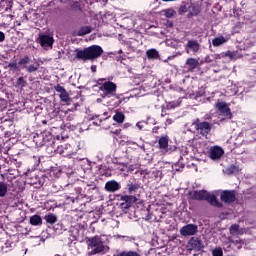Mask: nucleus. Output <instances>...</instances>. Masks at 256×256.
<instances>
[{
  "label": "nucleus",
  "mask_w": 256,
  "mask_h": 256,
  "mask_svg": "<svg viewBox=\"0 0 256 256\" xmlns=\"http://www.w3.org/2000/svg\"><path fill=\"white\" fill-rule=\"evenodd\" d=\"M103 55V48L99 45H92L84 48L83 50L76 49L75 58L78 61H95Z\"/></svg>",
  "instance_id": "nucleus-1"
},
{
  "label": "nucleus",
  "mask_w": 256,
  "mask_h": 256,
  "mask_svg": "<svg viewBox=\"0 0 256 256\" xmlns=\"http://www.w3.org/2000/svg\"><path fill=\"white\" fill-rule=\"evenodd\" d=\"M188 195L190 199H192V201H207L209 204L212 205V207H218V209H221V207H223V203L217 200V196L210 195L207 190L190 191Z\"/></svg>",
  "instance_id": "nucleus-2"
},
{
  "label": "nucleus",
  "mask_w": 256,
  "mask_h": 256,
  "mask_svg": "<svg viewBox=\"0 0 256 256\" xmlns=\"http://www.w3.org/2000/svg\"><path fill=\"white\" fill-rule=\"evenodd\" d=\"M88 248L91 249L90 255H105L107 253V247L103 244V240L99 236L89 239Z\"/></svg>",
  "instance_id": "nucleus-3"
},
{
  "label": "nucleus",
  "mask_w": 256,
  "mask_h": 256,
  "mask_svg": "<svg viewBox=\"0 0 256 256\" xmlns=\"http://www.w3.org/2000/svg\"><path fill=\"white\" fill-rule=\"evenodd\" d=\"M192 126L194 127L198 135H201L202 137H206V138L211 133V130L213 129L212 123H209L207 121H201L199 118H197L192 123Z\"/></svg>",
  "instance_id": "nucleus-4"
},
{
  "label": "nucleus",
  "mask_w": 256,
  "mask_h": 256,
  "mask_svg": "<svg viewBox=\"0 0 256 256\" xmlns=\"http://www.w3.org/2000/svg\"><path fill=\"white\" fill-rule=\"evenodd\" d=\"M31 63V57L29 55H25L23 58H20L18 61L19 67L22 69H25L26 72L28 73H37L39 71V62H36L35 64H30Z\"/></svg>",
  "instance_id": "nucleus-5"
},
{
  "label": "nucleus",
  "mask_w": 256,
  "mask_h": 256,
  "mask_svg": "<svg viewBox=\"0 0 256 256\" xmlns=\"http://www.w3.org/2000/svg\"><path fill=\"white\" fill-rule=\"evenodd\" d=\"M214 107L217 109L219 115L224 117V119H233V113L231 112L229 105H227V102L217 100V102L214 104Z\"/></svg>",
  "instance_id": "nucleus-6"
},
{
  "label": "nucleus",
  "mask_w": 256,
  "mask_h": 256,
  "mask_svg": "<svg viewBox=\"0 0 256 256\" xmlns=\"http://www.w3.org/2000/svg\"><path fill=\"white\" fill-rule=\"evenodd\" d=\"M220 200L226 205L237 201V190H224L220 193Z\"/></svg>",
  "instance_id": "nucleus-7"
},
{
  "label": "nucleus",
  "mask_w": 256,
  "mask_h": 256,
  "mask_svg": "<svg viewBox=\"0 0 256 256\" xmlns=\"http://www.w3.org/2000/svg\"><path fill=\"white\" fill-rule=\"evenodd\" d=\"M100 91H103L106 97H115L117 93V84L112 81H106L99 87Z\"/></svg>",
  "instance_id": "nucleus-8"
},
{
  "label": "nucleus",
  "mask_w": 256,
  "mask_h": 256,
  "mask_svg": "<svg viewBox=\"0 0 256 256\" xmlns=\"http://www.w3.org/2000/svg\"><path fill=\"white\" fill-rule=\"evenodd\" d=\"M54 90L56 93H60L59 98L61 103H65L66 105H71V97L69 96V92H67L65 87L61 86V84H58L54 86Z\"/></svg>",
  "instance_id": "nucleus-9"
},
{
  "label": "nucleus",
  "mask_w": 256,
  "mask_h": 256,
  "mask_svg": "<svg viewBox=\"0 0 256 256\" xmlns=\"http://www.w3.org/2000/svg\"><path fill=\"white\" fill-rule=\"evenodd\" d=\"M120 201H122L120 204L122 209H131V207H133V205H135L139 199L133 195H123L121 196Z\"/></svg>",
  "instance_id": "nucleus-10"
},
{
  "label": "nucleus",
  "mask_w": 256,
  "mask_h": 256,
  "mask_svg": "<svg viewBox=\"0 0 256 256\" xmlns=\"http://www.w3.org/2000/svg\"><path fill=\"white\" fill-rule=\"evenodd\" d=\"M188 247L191 251H201L205 248V246L203 245V240L198 237L190 238L188 241Z\"/></svg>",
  "instance_id": "nucleus-11"
},
{
  "label": "nucleus",
  "mask_w": 256,
  "mask_h": 256,
  "mask_svg": "<svg viewBox=\"0 0 256 256\" xmlns=\"http://www.w3.org/2000/svg\"><path fill=\"white\" fill-rule=\"evenodd\" d=\"M197 231V225L188 224L180 229V235H182V237H191L192 235H195Z\"/></svg>",
  "instance_id": "nucleus-12"
},
{
  "label": "nucleus",
  "mask_w": 256,
  "mask_h": 256,
  "mask_svg": "<svg viewBox=\"0 0 256 256\" xmlns=\"http://www.w3.org/2000/svg\"><path fill=\"white\" fill-rule=\"evenodd\" d=\"M104 189L108 193H115L121 189V183L117 180H109L105 183Z\"/></svg>",
  "instance_id": "nucleus-13"
},
{
  "label": "nucleus",
  "mask_w": 256,
  "mask_h": 256,
  "mask_svg": "<svg viewBox=\"0 0 256 256\" xmlns=\"http://www.w3.org/2000/svg\"><path fill=\"white\" fill-rule=\"evenodd\" d=\"M53 43H55L53 37L47 34L39 36V44L41 45V47H53Z\"/></svg>",
  "instance_id": "nucleus-14"
},
{
  "label": "nucleus",
  "mask_w": 256,
  "mask_h": 256,
  "mask_svg": "<svg viewBox=\"0 0 256 256\" xmlns=\"http://www.w3.org/2000/svg\"><path fill=\"white\" fill-rule=\"evenodd\" d=\"M225 153V151H223V148L219 147V146H214L210 149V159H212L213 161H217V159H219L220 157H223V154Z\"/></svg>",
  "instance_id": "nucleus-15"
},
{
  "label": "nucleus",
  "mask_w": 256,
  "mask_h": 256,
  "mask_svg": "<svg viewBox=\"0 0 256 256\" xmlns=\"http://www.w3.org/2000/svg\"><path fill=\"white\" fill-rule=\"evenodd\" d=\"M185 67L188 69V73H194V71L199 67V60L196 58H188L185 62Z\"/></svg>",
  "instance_id": "nucleus-16"
},
{
  "label": "nucleus",
  "mask_w": 256,
  "mask_h": 256,
  "mask_svg": "<svg viewBox=\"0 0 256 256\" xmlns=\"http://www.w3.org/2000/svg\"><path fill=\"white\" fill-rule=\"evenodd\" d=\"M185 49L187 53L193 51V53H197L200 49L199 42L197 40H188L187 44L185 45Z\"/></svg>",
  "instance_id": "nucleus-17"
},
{
  "label": "nucleus",
  "mask_w": 256,
  "mask_h": 256,
  "mask_svg": "<svg viewBox=\"0 0 256 256\" xmlns=\"http://www.w3.org/2000/svg\"><path fill=\"white\" fill-rule=\"evenodd\" d=\"M139 187V183H136L135 181H128V183L126 184V189L129 195H135V193L139 191Z\"/></svg>",
  "instance_id": "nucleus-18"
},
{
  "label": "nucleus",
  "mask_w": 256,
  "mask_h": 256,
  "mask_svg": "<svg viewBox=\"0 0 256 256\" xmlns=\"http://www.w3.org/2000/svg\"><path fill=\"white\" fill-rule=\"evenodd\" d=\"M13 9V2L7 0L0 1V11H4V13H11Z\"/></svg>",
  "instance_id": "nucleus-19"
},
{
  "label": "nucleus",
  "mask_w": 256,
  "mask_h": 256,
  "mask_svg": "<svg viewBox=\"0 0 256 256\" xmlns=\"http://www.w3.org/2000/svg\"><path fill=\"white\" fill-rule=\"evenodd\" d=\"M159 149L167 151L169 149V136H161L158 140Z\"/></svg>",
  "instance_id": "nucleus-20"
},
{
  "label": "nucleus",
  "mask_w": 256,
  "mask_h": 256,
  "mask_svg": "<svg viewBox=\"0 0 256 256\" xmlns=\"http://www.w3.org/2000/svg\"><path fill=\"white\" fill-rule=\"evenodd\" d=\"M108 119H111V116H106L105 118H101V116L98 115L94 118L93 125H96V127L107 128V127H109V124L105 126V124L103 122L107 121Z\"/></svg>",
  "instance_id": "nucleus-21"
},
{
  "label": "nucleus",
  "mask_w": 256,
  "mask_h": 256,
  "mask_svg": "<svg viewBox=\"0 0 256 256\" xmlns=\"http://www.w3.org/2000/svg\"><path fill=\"white\" fill-rule=\"evenodd\" d=\"M30 225L33 227H41L43 225V218L40 215H33L30 217Z\"/></svg>",
  "instance_id": "nucleus-22"
},
{
  "label": "nucleus",
  "mask_w": 256,
  "mask_h": 256,
  "mask_svg": "<svg viewBox=\"0 0 256 256\" xmlns=\"http://www.w3.org/2000/svg\"><path fill=\"white\" fill-rule=\"evenodd\" d=\"M233 245H235V240L231 239V237L222 243V247L226 252L233 251Z\"/></svg>",
  "instance_id": "nucleus-23"
},
{
  "label": "nucleus",
  "mask_w": 256,
  "mask_h": 256,
  "mask_svg": "<svg viewBox=\"0 0 256 256\" xmlns=\"http://www.w3.org/2000/svg\"><path fill=\"white\" fill-rule=\"evenodd\" d=\"M112 119L113 121H115V123H118V125H121L125 121V114H123V112L119 110H116L115 115L112 117Z\"/></svg>",
  "instance_id": "nucleus-24"
},
{
  "label": "nucleus",
  "mask_w": 256,
  "mask_h": 256,
  "mask_svg": "<svg viewBox=\"0 0 256 256\" xmlns=\"http://www.w3.org/2000/svg\"><path fill=\"white\" fill-rule=\"evenodd\" d=\"M47 151H50L51 153H58V155H64L65 153V145L57 146V148H54L53 145L48 146Z\"/></svg>",
  "instance_id": "nucleus-25"
},
{
  "label": "nucleus",
  "mask_w": 256,
  "mask_h": 256,
  "mask_svg": "<svg viewBox=\"0 0 256 256\" xmlns=\"http://www.w3.org/2000/svg\"><path fill=\"white\" fill-rule=\"evenodd\" d=\"M73 155H75V152H73V146H71V144H65L63 157H69L71 159Z\"/></svg>",
  "instance_id": "nucleus-26"
},
{
  "label": "nucleus",
  "mask_w": 256,
  "mask_h": 256,
  "mask_svg": "<svg viewBox=\"0 0 256 256\" xmlns=\"http://www.w3.org/2000/svg\"><path fill=\"white\" fill-rule=\"evenodd\" d=\"M34 141L39 147H43V145L47 143V140L45 139V136L43 134L34 136Z\"/></svg>",
  "instance_id": "nucleus-27"
},
{
  "label": "nucleus",
  "mask_w": 256,
  "mask_h": 256,
  "mask_svg": "<svg viewBox=\"0 0 256 256\" xmlns=\"http://www.w3.org/2000/svg\"><path fill=\"white\" fill-rule=\"evenodd\" d=\"M223 43H227V39L223 36L216 37L212 40L213 47H219L220 45H223Z\"/></svg>",
  "instance_id": "nucleus-28"
},
{
  "label": "nucleus",
  "mask_w": 256,
  "mask_h": 256,
  "mask_svg": "<svg viewBox=\"0 0 256 256\" xmlns=\"http://www.w3.org/2000/svg\"><path fill=\"white\" fill-rule=\"evenodd\" d=\"M15 87H17L18 89H23L27 87V80H25V77L23 76L18 77V79L16 80Z\"/></svg>",
  "instance_id": "nucleus-29"
},
{
  "label": "nucleus",
  "mask_w": 256,
  "mask_h": 256,
  "mask_svg": "<svg viewBox=\"0 0 256 256\" xmlns=\"http://www.w3.org/2000/svg\"><path fill=\"white\" fill-rule=\"evenodd\" d=\"M89 33H91V26H84L78 30L77 35L78 37H84V35H89Z\"/></svg>",
  "instance_id": "nucleus-30"
},
{
  "label": "nucleus",
  "mask_w": 256,
  "mask_h": 256,
  "mask_svg": "<svg viewBox=\"0 0 256 256\" xmlns=\"http://www.w3.org/2000/svg\"><path fill=\"white\" fill-rule=\"evenodd\" d=\"M146 55L148 59H159V52H157L155 49L147 50Z\"/></svg>",
  "instance_id": "nucleus-31"
},
{
  "label": "nucleus",
  "mask_w": 256,
  "mask_h": 256,
  "mask_svg": "<svg viewBox=\"0 0 256 256\" xmlns=\"http://www.w3.org/2000/svg\"><path fill=\"white\" fill-rule=\"evenodd\" d=\"M44 219L46 223H49L50 225H54V223L57 221V216L53 213H49L48 215H45Z\"/></svg>",
  "instance_id": "nucleus-32"
},
{
  "label": "nucleus",
  "mask_w": 256,
  "mask_h": 256,
  "mask_svg": "<svg viewBox=\"0 0 256 256\" xmlns=\"http://www.w3.org/2000/svg\"><path fill=\"white\" fill-rule=\"evenodd\" d=\"M228 175H233L234 173L239 172V166L232 164L226 169Z\"/></svg>",
  "instance_id": "nucleus-33"
},
{
  "label": "nucleus",
  "mask_w": 256,
  "mask_h": 256,
  "mask_svg": "<svg viewBox=\"0 0 256 256\" xmlns=\"http://www.w3.org/2000/svg\"><path fill=\"white\" fill-rule=\"evenodd\" d=\"M7 183L0 181V197H5L7 195Z\"/></svg>",
  "instance_id": "nucleus-34"
},
{
  "label": "nucleus",
  "mask_w": 256,
  "mask_h": 256,
  "mask_svg": "<svg viewBox=\"0 0 256 256\" xmlns=\"http://www.w3.org/2000/svg\"><path fill=\"white\" fill-rule=\"evenodd\" d=\"M230 235H240L241 232H239V224H233L230 226Z\"/></svg>",
  "instance_id": "nucleus-35"
},
{
  "label": "nucleus",
  "mask_w": 256,
  "mask_h": 256,
  "mask_svg": "<svg viewBox=\"0 0 256 256\" xmlns=\"http://www.w3.org/2000/svg\"><path fill=\"white\" fill-rule=\"evenodd\" d=\"M116 256H141L140 253H137L136 251H123L118 253Z\"/></svg>",
  "instance_id": "nucleus-36"
},
{
  "label": "nucleus",
  "mask_w": 256,
  "mask_h": 256,
  "mask_svg": "<svg viewBox=\"0 0 256 256\" xmlns=\"http://www.w3.org/2000/svg\"><path fill=\"white\" fill-rule=\"evenodd\" d=\"M60 110L59 108H53L52 111L49 112V117L51 119H55V117H59Z\"/></svg>",
  "instance_id": "nucleus-37"
},
{
  "label": "nucleus",
  "mask_w": 256,
  "mask_h": 256,
  "mask_svg": "<svg viewBox=\"0 0 256 256\" xmlns=\"http://www.w3.org/2000/svg\"><path fill=\"white\" fill-rule=\"evenodd\" d=\"M175 15H177V12H175V10L173 9L165 10V17H167L168 19H171V17H175Z\"/></svg>",
  "instance_id": "nucleus-38"
},
{
  "label": "nucleus",
  "mask_w": 256,
  "mask_h": 256,
  "mask_svg": "<svg viewBox=\"0 0 256 256\" xmlns=\"http://www.w3.org/2000/svg\"><path fill=\"white\" fill-rule=\"evenodd\" d=\"M51 128L52 129H63V120H61V118H59V120H57V124L51 123Z\"/></svg>",
  "instance_id": "nucleus-39"
},
{
  "label": "nucleus",
  "mask_w": 256,
  "mask_h": 256,
  "mask_svg": "<svg viewBox=\"0 0 256 256\" xmlns=\"http://www.w3.org/2000/svg\"><path fill=\"white\" fill-rule=\"evenodd\" d=\"M8 69H10V71H17V69H19V64H17V62H10L8 64Z\"/></svg>",
  "instance_id": "nucleus-40"
},
{
  "label": "nucleus",
  "mask_w": 256,
  "mask_h": 256,
  "mask_svg": "<svg viewBox=\"0 0 256 256\" xmlns=\"http://www.w3.org/2000/svg\"><path fill=\"white\" fill-rule=\"evenodd\" d=\"M213 256H223V249L222 248H214L212 250Z\"/></svg>",
  "instance_id": "nucleus-41"
},
{
  "label": "nucleus",
  "mask_w": 256,
  "mask_h": 256,
  "mask_svg": "<svg viewBox=\"0 0 256 256\" xmlns=\"http://www.w3.org/2000/svg\"><path fill=\"white\" fill-rule=\"evenodd\" d=\"M244 243L245 242L242 239H239V240H235L233 245H235V247H237V249L239 250V249H243Z\"/></svg>",
  "instance_id": "nucleus-42"
},
{
  "label": "nucleus",
  "mask_w": 256,
  "mask_h": 256,
  "mask_svg": "<svg viewBox=\"0 0 256 256\" xmlns=\"http://www.w3.org/2000/svg\"><path fill=\"white\" fill-rule=\"evenodd\" d=\"M179 15H183L184 13H187V6L183 5L178 10Z\"/></svg>",
  "instance_id": "nucleus-43"
},
{
  "label": "nucleus",
  "mask_w": 256,
  "mask_h": 256,
  "mask_svg": "<svg viewBox=\"0 0 256 256\" xmlns=\"http://www.w3.org/2000/svg\"><path fill=\"white\" fill-rule=\"evenodd\" d=\"M225 57H229V59H235V52L227 51L225 53Z\"/></svg>",
  "instance_id": "nucleus-44"
},
{
  "label": "nucleus",
  "mask_w": 256,
  "mask_h": 256,
  "mask_svg": "<svg viewBox=\"0 0 256 256\" xmlns=\"http://www.w3.org/2000/svg\"><path fill=\"white\" fill-rule=\"evenodd\" d=\"M103 81H107V79H105V78H99L98 80H97V85H100V87H102L103 86Z\"/></svg>",
  "instance_id": "nucleus-45"
},
{
  "label": "nucleus",
  "mask_w": 256,
  "mask_h": 256,
  "mask_svg": "<svg viewBox=\"0 0 256 256\" xmlns=\"http://www.w3.org/2000/svg\"><path fill=\"white\" fill-rule=\"evenodd\" d=\"M3 41H5V33L0 31V43H3Z\"/></svg>",
  "instance_id": "nucleus-46"
},
{
  "label": "nucleus",
  "mask_w": 256,
  "mask_h": 256,
  "mask_svg": "<svg viewBox=\"0 0 256 256\" xmlns=\"http://www.w3.org/2000/svg\"><path fill=\"white\" fill-rule=\"evenodd\" d=\"M129 127H131V123L127 122L123 124L122 129H129Z\"/></svg>",
  "instance_id": "nucleus-47"
},
{
  "label": "nucleus",
  "mask_w": 256,
  "mask_h": 256,
  "mask_svg": "<svg viewBox=\"0 0 256 256\" xmlns=\"http://www.w3.org/2000/svg\"><path fill=\"white\" fill-rule=\"evenodd\" d=\"M90 69H91L92 73H97V66L96 65H92Z\"/></svg>",
  "instance_id": "nucleus-48"
},
{
  "label": "nucleus",
  "mask_w": 256,
  "mask_h": 256,
  "mask_svg": "<svg viewBox=\"0 0 256 256\" xmlns=\"http://www.w3.org/2000/svg\"><path fill=\"white\" fill-rule=\"evenodd\" d=\"M173 123V120L171 118H168L165 122V125H171Z\"/></svg>",
  "instance_id": "nucleus-49"
},
{
  "label": "nucleus",
  "mask_w": 256,
  "mask_h": 256,
  "mask_svg": "<svg viewBox=\"0 0 256 256\" xmlns=\"http://www.w3.org/2000/svg\"><path fill=\"white\" fill-rule=\"evenodd\" d=\"M118 165H122V167H129V163L118 162Z\"/></svg>",
  "instance_id": "nucleus-50"
},
{
  "label": "nucleus",
  "mask_w": 256,
  "mask_h": 256,
  "mask_svg": "<svg viewBox=\"0 0 256 256\" xmlns=\"http://www.w3.org/2000/svg\"><path fill=\"white\" fill-rule=\"evenodd\" d=\"M166 115H167V112L165 111V108H162L161 117H165Z\"/></svg>",
  "instance_id": "nucleus-51"
},
{
  "label": "nucleus",
  "mask_w": 256,
  "mask_h": 256,
  "mask_svg": "<svg viewBox=\"0 0 256 256\" xmlns=\"http://www.w3.org/2000/svg\"><path fill=\"white\" fill-rule=\"evenodd\" d=\"M167 109H175V105H172L171 103L167 104Z\"/></svg>",
  "instance_id": "nucleus-52"
},
{
  "label": "nucleus",
  "mask_w": 256,
  "mask_h": 256,
  "mask_svg": "<svg viewBox=\"0 0 256 256\" xmlns=\"http://www.w3.org/2000/svg\"><path fill=\"white\" fill-rule=\"evenodd\" d=\"M152 131H153V133H159V127H154V128L152 129Z\"/></svg>",
  "instance_id": "nucleus-53"
},
{
  "label": "nucleus",
  "mask_w": 256,
  "mask_h": 256,
  "mask_svg": "<svg viewBox=\"0 0 256 256\" xmlns=\"http://www.w3.org/2000/svg\"><path fill=\"white\" fill-rule=\"evenodd\" d=\"M164 3H171L173 1H177V0H162Z\"/></svg>",
  "instance_id": "nucleus-54"
},
{
  "label": "nucleus",
  "mask_w": 256,
  "mask_h": 256,
  "mask_svg": "<svg viewBox=\"0 0 256 256\" xmlns=\"http://www.w3.org/2000/svg\"><path fill=\"white\" fill-rule=\"evenodd\" d=\"M118 54L119 55L123 54V50L122 49L118 50Z\"/></svg>",
  "instance_id": "nucleus-55"
},
{
  "label": "nucleus",
  "mask_w": 256,
  "mask_h": 256,
  "mask_svg": "<svg viewBox=\"0 0 256 256\" xmlns=\"http://www.w3.org/2000/svg\"><path fill=\"white\" fill-rule=\"evenodd\" d=\"M120 131H121V130H116V131H115V135H119Z\"/></svg>",
  "instance_id": "nucleus-56"
},
{
  "label": "nucleus",
  "mask_w": 256,
  "mask_h": 256,
  "mask_svg": "<svg viewBox=\"0 0 256 256\" xmlns=\"http://www.w3.org/2000/svg\"><path fill=\"white\" fill-rule=\"evenodd\" d=\"M43 125H47V120L42 121Z\"/></svg>",
  "instance_id": "nucleus-57"
},
{
  "label": "nucleus",
  "mask_w": 256,
  "mask_h": 256,
  "mask_svg": "<svg viewBox=\"0 0 256 256\" xmlns=\"http://www.w3.org/2000/svg\"><path fill=\"white\" fill-rule=\"evenodd\" d=\"M54 256H65V255H61V254H55Z\"/></svg>",
  "instance_id": "nucleus-58"
},
{
  "label": "nucleus",
  "mask_w": 256,
  "mask_h": 256,
  "mask_svg": "<svg viewBox=\"0 0 256 256\" xmlns=\"http://www.w3.org/2000/svg\"><path fill=\"white\" fill-rule=\"evenodd\" d=\"M66 127H67L68 129H71V126H68V124L66 125Z\"/></svg>",
  "instance_id": "nucleus-59"
},
{
  "label": "nucleus",
  "mask_w": 256,
  "mask_h": 256,
  "mask_svg": "<svg viewBox=\"0 0 256 256\" xmlns=\"http://www.w3.org/2000/svg\"><path fill=\"white\" fill-rule=\"evenodd\" d=\"M136 125H137V127H139V129H141V126H139V123H137Z\"/></svg>",
  "instance_id": "nucleus-60"
},
{
  "label": "nucleus",
  "mask_w": 256,
  "mask_h": 256,
  "mask_svg": "<svg viewBox=\"0 0 256 256\" xmlns=\"http://www.w3.org/2000/svg\"><path fill=\"white\" fill-rule=\"evenodd\" d=\"M58 174L61 175V170H58Z\"/></svg>",
  "instance_id": "nucleus-61"
},
{
  "label": "nucleus",
  "mask_w": 256,
  "mask_h": 256,
  "mask_svg": "<svg viewBox=\"0 0 256 256\" xmlns=\"http://www.w3.org/2000/svg\"><path fill=\"white\" fill-rule=\"evenodd\" d=\"M104 115H105V116H107V115H108V113H107V112H105V113H104Z\"/></svg>",
  "instance_id": "nucleus-62"
},
{
  "label": "nucleus",
  "mask_w": 256,
  "mask_h": 256,
  "mask_svg": "<svg viewBox=\"0 0 256 256\" xmlns=\"http://www.w3.org/2000/svg\"><path fill=\"white\" fill-rule=\"evenodd\" d=\"M75 129V126H72V131Z\"/></svg>",
  "instance_id": "nucleus-63"
},
{
  "label": "nucleus",
  "mask_w": 256,
  "mask_h": 256,
  "mask_svg": "<svg viewBox=\"0 0 256 256\" xmlns=\"http://www.w3.org/2000/svg\"><path fill=\"white\" fill-rule=\"evenodd\" d=\"M9 17H13V15H9Z\"/></svg>",
  "instance_id": "nucleus-64"
}]
</instances>
